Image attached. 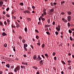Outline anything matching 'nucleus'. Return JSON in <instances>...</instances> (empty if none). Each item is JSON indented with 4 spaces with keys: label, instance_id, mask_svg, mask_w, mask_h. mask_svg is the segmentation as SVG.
Listing matches in <instances>:
<instances>
[{
    "label": "nucleus",
    "instance_id": "nucleus-1",
    "mask_svg": "<svg viewBox=\"0 0 74 74\" xmlns=\"http://www.w3.org/2000/svg\"><path fill=\"white\" fill-rule=\"evenodd\" d=\"M20 69V66H17V67L14 69V72H17V70L19 71Z\"/></svg>",
    "mask_w": 74,
    "mask_h": 74
},
{
    "label": "nucleus",
    "instance_id": "nucleus-2",
    "mask_svg": "<svg viewBox=\"0 0 74 74\" xmlns=\"http://www.w3.org/2000/svg\"><path fill=\"white\" fill-rule=\"evenodd\" d=\"M42 58H41L40 57V55H38V56L37 58L36 59V61H39L40 60H41Z\"/></svg>",
    "mask_w": 74,
    "mask_h": 74
},
{
    "label": "nucleus",
    "instance_id": "nucleus-3",
    "mask_svg": "<svg viewBox=\"0 0 74 74\" xmlns=\"http://www.w3.org/2000/svg\"><path fill=\"white\" fill-rule=\"evenodd\" d=\"M56 29L57 31L59 32L60 30V25H58L57 27H56Z\"/></svg>",
    "mask_w": 74,
    "mask_h": 74
},
{
    "label": "nucleus",
    "instance_id": "nucleus-4",
    "mask_svg": "<svg viewBox=\"0 0 74 74\" xmlns=\"http://www.w3.org/2000/svg\"><path fill=\"white\" fill-rule=\"evenodd\" d=\"M71 20V16H69L68 17V21H70Z\"/></svg>",
    "mask_w": 74,
    "mask_h": 74
},
{
    "label": "nucleus",
    "instance_id": "nucleus-5",
    "mask_svg": "<svg viewBox=\"0 0 74 74\" xmlns=\"http://www.w3.org/2000/svg\"><path fill=\"white\" fill-rule=\"evenodd\" d=\"M24 12L25 14H26V12H27V13H28V14H29V13L30 12V11H29L26 10Z\"/></svg>",
    "mask_w": 74,
    "mask_h": 74
},
{
    "label": "nucleus",
    "instance_id": "nucleus-6",
    "mask_svg": "<svg viewBox=\"0 0 74 74\" xmlns=\"http://www.w3.org/2000/svg\"><path fill=\"white\" fill-rule=\"evenodd\" d=\"M62 20L63 21V22H65V23L67 22V20L65 19L64 18H62Z\"/></svg>",
    "mask_w": 74,
    "mask_h": 74
},
{
    "label": "nucleus",
    "instance_id": "nucleus-7",
    "mask_svg": "<svg viewBox=\"0 0 74 74\" xmlns=\"http://www.w3.org/2000/svg\"><path fill=\"white\" fill-rule=\"evenodd\" d=\"M2 35L3 36H7V34L4 32H3L2 33Z\"/></svg>",
    "mask_w": 74,
    "mask_h": 74
},
{
    "label": "nucleus",
    "instance_id": "nucleus-8",
    "mask_svg": "<svg viewBox=\"0 0 74 74\" xmlns=\"http://www.w3.org/2000/svg\"><path fill=\"white\" fill-rule=\"evenodd\" d=\"M33 59L34 60H36L37 59V56L36 55H34L33 57Z\"/></svg>",
    "mask_w": 74,
    "mask_h": 74
},
{
    "label": "nucleus",
    "instance_id": "nucleus-9",
    "mask_svg": "<svg viewBox=\"0 0 74 74\" xmlns=\"http://www.w3.org/2000/svg\"><path fill=\"white\" fill-rule=\"evenodd\" d=\"M3 4V2L2 1H0V7H2Z\"/></svg>",
    "mask_w": 74,
    "mask_h": 74
},
{
    "label": "nucleus",
    "instance_id": "nucleus-10",
    "mask_svg": "<svg viewBox=\"0 0 74 74\" xmlns=\"http://www.w3.org/2000/svg\"><path fill=\"white\" fill-rule=\"evenodd\" d=\"M21 69H24V70L25 69V66H21Z\"/></svg>",
    "mask_w": 74,
    "mask_h": 74
},
{
    "label": "nucleus",
    "instance_id": "nucleus-11",
    "mask_svg": "<svg viewBox=\"0 0 74 74\" xmlns=\"http://www.w3.org/2000/svg\"><path fill=\"white\" fill-rule=\"evenodd\" d=\"M27 19L28 21H30L32 20V19H31V18H27Z\"/></svg>",
    "mask_w": 74,
    "mask_h": 74
},
{
    "label": "nucleus",
    "instance_id": "nucleus-12",
    "mask_svg": "<svg viewBox=\"0 0 74 74\" xmlns=\"http://www.w3.org/2000/svg\"><path fill=\"white\" fill-rule=\"evenodd\" d=\"M27 47V45L26 44H25L24 45V47Z\"/></svg>",
    "mask_w": 74,
    "mask_h": 74
},
{
    "label": "nucleus",
    "instance_id": "nucleus-13",
    "mask_svg": "<svg viewBox=\"0 0 74 74\" xmlns=\"http://www.w3.org/2000/svg\"><path fill=\"white\" fill-rule=\"evenodd\" d=\"M54 11V10L53 9H51L50 10V12H53Z\"/></svg>",
    "mask_w": 74,
    "mask_h": 74
},
{
    "label": "nucleus",
    "instance_id": "nucleus-14",
    "mask_svg": "<svg viewBox=\"0 0 74 74\" xmlns=\"http://www.w3.org/2000/svg\"><path fill=\"white\" fill-rule=\"evenodd\" d=\"M11 26L12 27H14V29H16V27H15V25H13V24H12V25Z\"/></svg>",
    "mask_w": 74,
    "mask_h": 74
},
{
    "label": "nucleus",
    "instance_id": "nucleus-15",
    "mask_svg": "<svg viewBox=\"0 0 74 74\" xmlns=\"http://www.w3.org/2000/svg\"><path fill=\"white\" fill-rule=\"evenodd\" d=\"M16 25H17V26H16L18 28V27H19V24L17 22H16Z\"/></svg>",
    "mask_w": 74,
    "mask_h": 74
},
{
    "label": "nucleus",
    "instance_id": "nucleus-16",
    "mask_svg": "<svg viewBox=\"0 0 74 74\" xmlns=\"http://www.w3.org/2000/svg\"><path fill=\"white\" fill-rule=\"evenodd\" d=\"M22 42L23 43H25V42H26V40L25 39H23L22 40Z\"/></svg>",
    "mask_w": 74,
    "mask_h": 74
},
{
    "label": "nucleus",
    "instance_id": "nucleus-17",
    "mask_svg": "<svg viewBox=\"0 0 74 74\" xmlns=\"http://www.w3.org/2000/svg\"><path fill=\"white\" fill-rule=\"evenodd\" d=\"M67 13L69 15H70L71 14V12H68Z\"/></svg>",
    "mask_w": 74,
    "mask_h": 74
},
{
    "label": "nucleus",
    "instance_id": "nucleus-18",
    "mask_svg": "<svg viewBox=\"0 0 74 74\" xmlns=\"http://www.w3.org/2000/svg\"><path fill=\"white\" fill-rule=\"evenodd\" d=\"M32 68H34L35 70H37L38 69L37 67L36 66H32Z\"/></svg>",
    "mask_w": 74,
    "mask_h": 74
},
{
    "label": "nucleus",
    "instance_id": "nucleus-19",
    "mask_svg": "<svg viewBox=\"0 0 74 74\" xmlns=\"http://www.w3.org/2000/svg\"><path fill=\"white\" fill-rule=\"evenodd\" d=\"M44 47H45V44H43L42 45V48H44Z\"/></svg>",
    "mask_w": 74,
    "mask_h": 74
},
{
    "label": "nucleus",
    "instance_id": "nucleus-20",
    "mask_svg": "<svg viewBox=\"0 0 74 74\" xmlns=\"http://www.w3.org/2000/svg\"><path fill=\"white\" fill-rule=\"evenodd\" d=\"M6 66L8 68H10V64H7L6 65Z\"/></svg>",
    "mask_w": 74,
    "mask_h": 74
},
{
    "label": "nucleus",
    "instance_id": "nucleus-21",
    "mask_svg": "<svg viewBox=\"0 0 74 74\" xmlns=\"http://www.w3.org/2000/svg\"><path fill=\"white\" fill-rule=\"evenodd\" d=\"M25 31L26 32H27V28L26 27H25L24 29Z\"/></svg>",
    "mask_w": 74,
    "mask_h": 74
},
{
    "label": "nucleus",
    "instance_id": "nucleus-22",
    "mask_svg": "<svg viewBox=\"0 0 74 74\" xmlns=\"http://www.w3.org/2000/svg\"><path fill=\"white\" fill-rule=\"evenodd\" d=\"M7 22L8 23V25H10V20L8 19H7Z\"/></svg>",
    "mask_w": 74,
    "mask_h": 74
},
{
    "label": "nucleus",
    "instance_id": "nucleus-23",
    "mask_svg": "<svg viewBox=\"0 0 74 74\" xmlns=\"http://www.w3.org/2000/svg\"><path fill=\"white\" fill-rule=\"evenodd\" d=\"M49 27V25H46L45 26V27Z\"/></svg>",
    "mask_w": 74,
    "mask_h": 74
},
{
    "label": "nucleus",
    "instance_id": "nucleus-24",
    "mask_svg": "<svg viewBox=\"0 0 74 74\" xmlns=\"http://www.w3.org/2000/svg\"><path fill=\"white\" fill-rule=\"evenodd\" d=\"M67 25L68 27H69V26H71V25H70V23H68L67 24Z\"/></svg>",
    "mask_w": 74,
    "mask_h": 74
},
{
    "label": "nucleus",
    "instance_id": "nucleus-25",
    "mask_svg": "<svg viewBox=\"0 0 74 74\" xmlns=\"http://www.w3.org/2000/svg\"><path fill=\"white\" fill-rule=\"evenodd\" d=\"M4 47H7V45L6 44H5L4 45Z\"/></svg>",
    "mask_w": 74,
    "mask_h": 74
},
{
    "label": "nucleus",
    "instance_id": "nucleus-26",
    "mask_svg": "<svg viewBox=\"0 0 74 74\" xmlns=\"http://www.w3.org/2000/svg\"><path fill=\"white\" fill-rule=\"evenodd\" d=\"M45 56H47V58H48V54L47 53H45Z\"/></svg>",
    "mask_w": 74,
    "mask_h": 74
},
{
    "label": "nucleus",
    "instance_id": "nucleus-27",
    "mask_svg": "<svg viewBox=\"0 0 74 74\" xmlns=\"http://www.w3.org/2000/svg\"><path fill=\"white\" fill-rule=\"evenodd\" d=\"M72 62L71 60H69L67 61V63H71Z\"/></svg>",
    "mask_w": 74,
    "mask_h": 74
},
{
    "label": "nucleus",
    "instance_id": "nucleus-28",
    "mask_svg": "<svg viewBox=\"0 0 74 74\" xmlns=\"http://www.w3.org/2000/svg\"><path fill=\"white\" fill-rule=\"evenodd\" d=\"M6 16H7V17H8V18L10 17V16L9 14H6Z\"/></svg>",
    "mask_w": 74,
    "mask_h": 74
},
{
    "label": "nucleus",
    "instance_id": "nucleus-29",
    "mask_svg": "<svg viewBox=\"0 0 74 74\" xmlns=\"http://www.w3.org/2000/svg\"><path fill=\"white\" fill-rule=\"evenodd\" d=\"M47 22H48V23H50V19H48L47 20Z\"/></svg>",
    "mask_w": 74,
    "mask_h": 74
},
{
    "label": "nucleus",
    "instance_id": "nucleus-30",
    "mask_svg": "<svg viewBox=\"0 0 74 74\" xmlns=\"http://www.w3.org/2000/svg\"><path fill=\"white\" fill-rule=\"evenodd\" d=\"M46 33L48 35H50V33L49 32H46Z\"/></svg>",
    "mask_w": 74,
    "mask_h": 74
},
{
    "label": "nucleus",
    "instance_id": "nucleus-31",
    "mask_svg": "<svg viewBox=\"0 0 74 74\" xmlns=\"http://www.w3.org/2000/svg\"><path fill=\"white\" fill-rule=\"evenodd\" d=\"M62 63L63 64H66V63L63 61H62Z\"/></svg>",
    "mask_w": 74,
    "mask_h": 74
},
{
    "label": "nucleus",
    "instance_id": "nucleus-32",
    "mask_svg": "<svg viewBox=\"0 0 74 74\" xmlns=\"http://www.w3.org/2000/svg\"><path fill=\"white\" fill-rule=\"evenodd\" d=\"M69 33H72V31L70 29L69 30Z\"/></svg>",
    "mask_w": 74,
    "mask_h": 74
},
{
    "label": "nucleus",
    "instance_id": "nucleus-33",
    "mask_svg": "<svg viewBox=\"0 0 74 74\" xmlns=\"http://www.w3.org/2000/svg\"><path fill=\"white\" fill-rule=\"evenodd\" d=\"M55 33H56V35H58V34H59V32H55Z\"/></svg>",
    "mask_w": 74,
    "mask_h": 74
},
{
    "label": "nucleus",
    "instance_id": "nucleus-34",
    "mask_svg": "<svg viewBox=\"0 0 74 74\" xmlns=\"http://www.w3.org/2000/svg\"><path fill=\"white\" fill-rule=\"evenodd\" d=\"M24 49L26 51H27V48H26V47H24Z\"/></svg>",
    "mask_w": 74,
    "mask_h": 74
},
{
    "label": "nucleus",
    "instance_id": "nucleus-35",
    "mask_svg": "<svg viewBox=\"0 0 74 74\" xmlns=\"http://www.w3.org/2000/svg\"><path fill=\"white\" fill-rule=\"evenodd\" d=\"M20 5H22V6H23V3H21L20 4Z\"/></svg>",
    "mask_w": 74,
    "mask_h": 74
},
{
    "label": "nucleus",
    "instance_id": "nucleus-36",
    "mask_svg": "<svg viewBox=\"0 0 74 74\" xmlns=\"http://www.w3.org/2000/svg\"><path fill=\"white\" fill-rule=\"evenodd\" d=\"M70 39L71 41H72L73 40V38H72V37L71 36H70Z\"/></svg>",
    "mask_w": 74,
    "mask_h": 74
},
{
    "label": "nucleus",
    "instance_id": "nucleus-37",
    "mask_svg": "<svg viewBox=\"0 0 74 74\" xmlns=\"http://www.w3.org/2000/svg\"><path fill=\"white\" fill-rule=\"evenodd\" d=\"M69 69V70H71V66H70L68 68Z\"/></svg>",
    "mask_w": 74,
    "mask_h": 74
},
{
    "label": "nucleus",
    "instance_id": "nucleus-38",
    "mask_svg": "<svg viewBox=\"0 0 74 74\" xmlns=\"http://www.w3.org/2000/svg\"><path fill=\"white\" fill-rule=\"evenodd\" d=\"M65 2V1H63L61 2V4H64V3Z\"/></svg>",
    "mask_w": 74,
    "mask_h": 74
},
{
    "label": "nucleus",
    "instance_id": "nucleus-39",
    "mask_svg": "<svg viewBox=\"0 0 74 74\" xmlns=\"http://www.w3.org/2000/svg\"><path fill=\"white\" fill-rule=\"evenodd\" d=\"M51 5L52 6H53V5H54V3H51Z\"/></svg>",
    "mask_w": 74,
    "mask_h": 74
},
{
    "label": "nucleus",
    "instance_id": "nucleus-40",
    "mask_svg": "<svg viewBox=\"0 0 74 74\" xmlns=\"http://www.w3.org/2000/svg\"><path fill=\"white\" fill-rule=\"evenodd\" d=\"M19 39H20V40H22V36H20L19 37Z\"/></svg>",
    "mask_w": 74,
    "mask_h": 74
},
{
    "label": "nucleus",
    "instance_id": "nucleus-41",
    "mask_svg": "<svg viewBox=\"0 0 74 74\" xmlns=\"http://www.w3.org/2000/svg\"><path fill=\"white\" fill-rule=\"evenodd\" d=\"M49 30H48V28H46V29H45V31H46L47 32H47H48L49 31Z\"/></svg>",
    "mask_w": 74,
    "mask_h": 74
},
{
    "label": "nucleus",
    "instance_id": "nucleus-42",
    "mask_svg": "<svg viewBox=\"0 0 74 74\" xmlns=\"http://www.w3.org/2000/svg\"><path fill=\"white\" fill-rule=\"evenodd\" d=\"M13 49L14 52H15V51H16V50H15V47H14Z\"/></svg>",
    "mask_w": 74,
    "mask_h": 74
},
{
    "label": "nucleus",
    "instance_id": "nucleus-43",
    "mask_svg": "<svg viewBox=\"0 0 74 74\" xmlns=\"http://www.w3.org/2000/svg\"><path fill=\"white\" fill-rule=\"evenodd\" d=\"M43 14H44V15H47V13L45 12H43Z\"/></svg>",
    "mask_w": 74,
    "mask_h": 74
},
{
    "label": "nucleus",
    "instance_id": "nucleus-44",
    "mask_svg": "<svg viewBox=\"0 0 74 74\" xmlns=\"http://www.w3.org/2000/svg\"><path fill=\"white\" fill-rule=\"evenodd\" d=\"M41 20H42V21H45V18H42Z\"/></svg>",
    "mask_w": 74,
    "mask_h": 74
},
{
    "label": "nucleus",
    "instance_id": "nucleus-45",
    "mask_svg": "<svg viewBox=\"0 0 74 74\" xmlns=\"http://www.w3.org/2000/svg\"><path fill=\"white\" fill-rule=\"evenodd\" d=\"M37 44L38 45H39V46H40V43H37Z\"/></svg>",
    "mask_w": 74,
    "mask_h": 74
},
{
    "label": "nucleus",
    "instance_id": "nucleus-46",
    "mask_svg": "<svg viewBox=\"0 0 74 74\" xmlns=\"http://www.w3.org/2000/svg\"><path fill=\"white\" fill-rule=\"evenodd\" d=\"M36 38H37V39H38V38H39V37H38V36H36Z\"/></svg>",
    "mask_w": 74,
    "mask_h": 74
},
{
    "label": "nucleus",
    "instance_id": "nucleus-47",
    "mask_svg": "<svg viewBox=\"0 0 74 74\" xmlns=\"http://www.w3.org/2000/svg\"><path fill=\"white\" fill-rule=\"evenodd\" d=\"M55 21H53V25H55Z\"/></svg>",
    "mask_w": 74,
    "mask_h": 74
},
{
    "label": "nucleus",
    "instance_id": "nucleus-48",
    "mask_svg": "<svg viewBox=\"0 0 74 74\" xmlns=\"http://www.w3.org/2000/svg\"><path fill=\"white\" fill-rule=\"evenodd\" d=\"M53 56H55V53H53Z\"/></svg>",
    "mask_w": 74,
    "mask_h": 74
},
{
    "label": "nucleus",
    "instance_id": "nucleus-49",
    "mask_svg": "<svg viewBox=\"0 0 74 74\" xmlns=\"http://www.w3.org/2000/svg\"><path fill=\"white\" fill-rule=\"evenodd\" d=\"M10 9V8H8L7 9H6V11H8V10H9V9Z\"/></svg>",
    "mask_w": 74,
    "mask_h": 74
},
{
    "label": "nucleus",
    "instance_id": "nucleus-50",
    "mask_svg": "<svg viewBox=\"0 0 74 74\" xmlns=\"http://www.w3.org/2000/svg\"><path fill=\"white\" fill-rule=\"evenodd\" d=\"M31 47V48H32V49H33V48H34V47H33V45H30Z\"/></svg>",
    "mask_w": 74,
    "mask_h": 74
},
{
    "label": "nucleus",
    "instance_id": "nucleus-51",
    "mask_svg": "<svg viewBox=\"0 0 74 74\" xmlns=\"http://www.w3.org/2000/svg\"><path fill=\"white\" fill-rule=\"evenodd\" d=\"M41 56H42V58H44V59L45 58V57H44V55H41Z\"/></svg>",
    "mask_w": 74,
    "mask_h": 74
},
{
    "label": "nucleus",
    "instance_id": "nucleus-52",
    "mask_svg": "<svg viewBox=\"0 0 74 74\" xmlns=\"http://www.w3.org/2000/svg\"><path fill=\"white\" fill-rule=\"evenodd\" d=\"M4 24H5V25H7V22H6V21H5L4 22Z\"/></svg>",
    "mask_w": 74,
    "mask_h": 74
},
{
    "label": "nucleus",
    "instance_id": "nucleus-53",
    "mask_svg": "<svg viewBox=\"0 0 74 74\" xmlns=\"http://www.w3.org/2000/svg\"><path fill=\"white\" fill-rule=\"evenodd\" d=\"M14 65H12V68L14 69Z\"/></svg>",
    "mask_w": 74,
    "mask_h": 74
},
{
    "label": "nucleus",
    "instance_id": "nucleus-54",
    "mask_svg": "<svg viewBox=\"0 0 74 74\" xmlns=\"http://www.w3.org/2000/svg\"><path fill=\"white\" fill-rule=\"evenodd\" d=\"M8 74H13V73L12 72H9Z\"/></svg>",
    "mask_w": 74,
    "mask_h": 74
},
{
    "label": "nucleus",
    "instance_id": "nucleus-55",
    "mask_svg": "<svg viewBox=\"0 0 74 74\" xmlns=\"http://www.w3.org/2000/svg\"><path fill=\"white\" fill-rule=\"evenodd\" d=\"M56 58H56V57H54V60H56V59H57Z\"/></svg>",
    "mask_w": 74,
    "mask_h": 74
},
{
    "label": "nucleus",
    "instance_id": "nucleus-56",
    "mask_svg": "<svg viewBox=\"0 0 74 74\" xmlns=\"http://www.w3.org/2000/svg\"><path fill=\"white\" fill-rule=\"evenodd\" d=\"M3 14H4V15H5V12L4 11H3Z\"/></svg>",
    "mask_w": 74,
    "mask_h": 74
},
{
    "label": "nucleus",
    "instance_id": "nucleus-57",
    "mask_svg": "<svg viewBox=\"0 0 74 74\" xmlns=\"http://www.w3.org/2000/svg\"><path fill=\"white\" fill-rule=\"evenodd\" d=\"M3 25V23L1 22H0V25Z\"/></svg>",
    "mask_w": 74,
    "mask_h": 74
},
{
    "label": "nucleus",
    "instance_id": "nucleus-58",
    "mask_svg": "<svg viewBox=\"0 0 74 74\" xmlns=\"http://www.w3.org/2000/svg\"><path fill=\"white\" fill-rule=\"evenodd\" d=\"M61 14L62 15H64V13L63 12H61Z\"/></svg>",
    "mask_w": 74,
    "mask_h": 74
},
{
    "label": "nucleus",
    "instance_id": "nucleus-59",
    "mask_svg": "<svg viewBox=\"0 0 74 74\" xmlns=\"http://www.w3.org/2000/svg\"><path fill=\"white\" fill-rule=\"evenodd\" d=\"M22 64H24V65H25V62H22Z\"/></svg>",
    "mask_w": 74,
    "mask_h": 74
},
{
    "label": "nucleus",
    "instance_id": "nucleus-60",
    "mask_svg": "<svg viewBox=\"0 0 74 74\" xmlns=\"http://www.w3.org/2000/svg\"><path fill=\"white\" fill-rule=\"evenodd\" d=\"M35 32H37V33H38V30L37 29L35 30Z\"/></svg>",
    "mask_w": 74,
    "mask_h": 74
},
{
    "label": "nucleus",
    "instance_id": "nucleus-61",
    "mask_svg": "<svg viewBox=\"0 0 74 74\" xmlns=\"http://www.w3.org/2000/svg\"><path fill=\"white\" fill-rule=\"evenodd\" d=\"M46 11V10H45V9H44V10H43V12H45Z\"/></svg>",
    "mask_w": 74,
    "mask_h": 74
},
{
    "label": "nucleus",
    "instance_id": "nucleus-62",
    "mask_svg": "<svg viewBox=\"0 0 74 74\" xmlns=\"http://www.w3.org/2000/svg\"><path fill=\"white\" fill-rule=\"evenodd\" d=\"M32 8H33V9H34V8H35V7L34 6H32Z\"/></svg>",
    "mask_w": 74,
    "mask_h": 74
},
{
    "label": "nucleus",
    "instance_id": "nucleus-63",
    "mask_svg": "<svg viewBox=\"0 0 74 74\" xmlns=\"http://www.w3.org/2000/svg\"><path fill=\"white\" fill-rule=\"evenodd\" d=\"M12 32H13V33H15V31H14V30L13 29Z\"/></svg>",
    "mask_w": 74,
    "mask_h": 74
},
{
    "label": "nucleus",
    "instance_id": "nucleus-64",
    "mask_svg": "<svg viewBox=\"0 0 74 74\" xmlns=\"http://www.w3.org/2000/svg\"><path fill=\"white\" fill-rule=\"evenodd\" d=\"M23 56H24V57H25V58L26 57V55H24Z\"/></svg>",
    "mask_w": 74,
    "mask_h": 74
}]
</instances>
